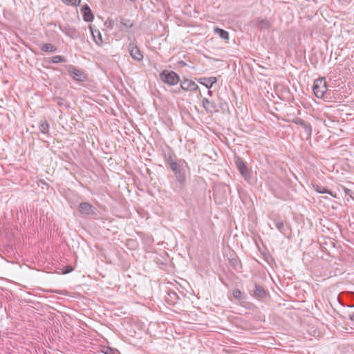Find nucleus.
I'll return each instance as SVG.
<instances>
[{
  "label": "nucleus",
  "instance_id": "nucleus-1",
  "mask_svg": "<svg viewBox=\"0 0 354 354\" xmlns=\"http://www.w3.org/2000/svg\"><path fill=\"white\" fill-rule=\"evenodd\" d=\"M170 169L174 173L177 182L181 187H183L186 182V169H189L187 162L184 159H179L178 160V163L173 164Z\"/></svg>",
  "mask_w": 354,
  "mask_h": 354
},
{
  "label": "nucleus",
  "instance_id": "nucleus-2",
  "mask_svg": "<svg viewBox=\"0 0 354 354\" xmlns=\"http://www.w3.org/2000/svg\"><path fill=\"white\" fill-rule=\"evenodd\" d=\"M159 77L162 82L169 86L176 85L180 81L179 75L173 71L163 70Z\"/></svg>",
  "mask_w": 354,
  "mask_h": 354
},
{
  "label": "nucleus",
  "instance_id": "nucleus-3",
  "mask_svg": "<svg viewBox=\"0 0 354 354\" xmlns=\"http://www.w3.org/2000/svg\"><path fill=\"white\" fill-rule=\"evenodd\" d=\"M328 88L324 78H319L315 80L313 91L317 98H322Z\"/></svg>",
  "mask_w": 354,
  "mask_h": 354
},
{
  "label": "nucleus",
  "instance_id": "nucleus-4",
  "mask_svg": "<svg viewBox=\"0 0 354 354\" xmlns=\"http://www.w3.org/2000/svg\"><path fill=\"white\" fill-rule=\"evenodd\" d=\"M235 164L244 180L249 181L251 178L252 171L246 166L242 158L240 157H236Z\"/></svg>",
  "mask_w": 354,
  "mask_h": 354
},
{
  "label": "nucleus",
  "instance_id": "nucleus-5",
  "mask_svg": "<svg viewBox=\"0 0 354 354\" xmlns=\"http://www.w3.org/2000/svg\"><path fill=\"white\" fill-rule=\"evenodd\" d=\"M69 75L75 81L84 82L86 80V75L81 70L78 69L73 65L66 66Z\"/></svg>",
  "mask_w": 354,
  "mask_h": 354
},
{
  "label": "nucleus",
  "instance_id": "nucleus-6",
  "mask_svg": "<svg viewBox=\"0 0 354 354\" xmlns=\"http://www.w3.org/2000/svg\"><path fill=\"white\" fill-rule=\"evenodd\" d=\"M180 88H178L176 91L177 93H178L180 89L184 91H196L199 90L198 86L192 80L183 78V80H180Z\"/></svg>",
  "mask_w": 354,
  "mask_h": 354
},
{
  "label": "nucleus",
  "instance_id": "nucleus-7",
  "mask_svg": "<svg viewBox=\"0 0 354 354\" xmlns=\"http://www.w3.org/2000/svg\"><path fill=\"white\" fill-rule=\"evenodd\" d=\"M79 212L85 216H95L96 209L88 202L80 203L78 205Z\"/></svg>",
  "mask_w": 354,
  "mask_h": 354
},
{
  "label": "nucleus",
  "instance_id": "nucleus-8",
  "mask_svg": "<svg viewBox=\"0 0 354 354\" xmlns=\"http://www.w3.org/2000/svg\"><path fill=\"white\" fill-rule=\"evenodd\" d=\"M128 50L131 57L135 61L140 62L142 60L143 55L135 42L132 41L129 44Z\"/></svg>",
  "mask_w": 354,
  "mask_h": 354
},
{
  "label": "nucleus",
  "instance_id": "nucleus-9",
  "mask_svg": "<svg viewBox=\"0 0 354 354\" xmlns=\"http://www.w3.org/2000/svg\"><path fill=\"white\" fill-rule=\"evenodd\" d=\"M59 28L63 33L71 39H74L80 37V32L75 27L71 26L70 25H59Z\"/></svg>",
  "mask_w": 354,
  "mask_h": 354
},
{
  "label": "nucleus",
  "instance_id": "nucleus-10",
  "mask_svg": "<svg viewBox=\"0 0 354 354\" xmlns=\"http://www.w3.org/2000/svg\"><path fill=\"white\" fill-rule=\"evenodd\" d=\"M340 295L344 297L348 302V304H344L340 299V296L337 297L339 303L344 306H346L348 308H353L354 307V292L346 291L342 292Z\"/></svg>",
  "mask_w": 354,
  "mask_h": 354
},
{
  "label": "nucleus",
  "instance_id": "nucleus-11",
  "mask_svg": "<svg viewBox=\"0 0 354 354\" xmlns=\"http://www.w3.org/2000/svg\"><path fill=\"white\" fill-rule=\"evenodd\" d=\"M251 24L260 30H267L271 26L269 20L261 17H257L251 21Z\"/></svg>",
  "mask_w": 354,
  "mask_h": 354
},
{
  "label": "nucleus",
  "instance_id": "nucleus-12",
  "mask_svg": "<svg viewBox=\"0 0 354 354\" xmlns=\"http://www.w3.org/2000/svg\"><path fill=\"white\" fill-rule=\"evenodd\" d=\"M203 106L208 113H213L218 111V106L214 102L203 98L202 100Z\"/></svg>",
  "mask_w": 354,
  "mask_h": 354
},
{
  "label": "nucleus",
  "instance_id": "nucleus-13",
  "mask_svg": "<svg viewBox=\"0 0 354 354\" xmlns=\"http://www.w3.org/2000/svg\"><path fill=\"white\" fill-rule=\"evenodd\" d=\"M81 12L82 14L83 19L86 22H91L94 19V15L90 7L85 4L82 7Z\"/></svg>",
  "mask_w": 354,
  "mask_h": 354
},
{
  "label": "nucleus",
  "instance_id": "nucleus-14",
  "mask_svg": "<svg viewBox=\"0 0 354 354\" xmlns=\"http://www.w3.org/2000/svg\"><path fill=\"white\" fill-rule=\"evenodd\" d=\"M253 297L257 299H261L267 296V292L264 288L257 283L254 284Z\"/></svg>",
  "mask_w": 354,
  "mask_h": 354
},
{
  "label": "nucleus",
  "instance_id": "nucleus-15",
  "mask_svg": "<svg viewBox=\"0 0 354 354\" xmlns=\"http://www.w3.org/2000/svg\"><path fill=\"white\" fill-rule=\"evenodd\" d=\"M197 81L198 83L209 89L212 87L213 84L217 82V78L216 77H201L197 79Z\"/></svg>",
  "mask_w": 354,
  "mask_h": 354
},
{
  "label": "nucleus",
  "instance_id": "nucleus-16",
  "mask_svg": "<svg viewBox=\"0 0 354 354\" xmlns=\"http://www.w3.org/2000/svg\"><path fill=\"white\" fill-rule=\"evenodd\" d=\"M313 187L318 193H320V194H330V196H333L335 198L336 197V195L333 194V192H331L330 190L328 189L327 188H326L325 187H324V186H322L321 185H319V184H317V183H313Z\"/></svg>",
  "mask_w": 354,
  "mask_h": 354
},
{
  "label": "nucleus",
  "instance_id": "nucleus-17",
  "mask_svg": "<svg viewBox=\"0 0 354 354\" xmlns=\"http://www.w3.org/2000/svg\"><path fill=\"white\" fill-rule=\"evenodd\" d=\"M274 224L275 227H277V229L280 232H281L284 235L286 234L287 227L285 226L283 221L281 218H275L274 220Z\"/></svg>",
  "mask_w": 354,
  "mask_h": 354
},
{
  "label": "nucleus",
  "instance_id": "nucleus-18",
  "mask_svg": "<svg viewBox=\"0 0 354 354\" xmlns=\"http://www.w3.org/2000/svg\"><path fill=\"white\" fill-rule=\"evenodd\" d=\"M173 155L174 153L169 149V151L167 153H164V158L166 162V163L169 166V167H171L173 164H177L178 161H174L173 160Z\"/></svg>",
  "mask_w": 354,
  "mask_h": 354
},
{
  "label": "nucleus",
  "instance_id": "nucleus-19",
  "mask_svg": "<svg viewBox=\"0 0 354 354\" xmlns=\"http://www.w3.org/2000/svg\"><path fill=\"white\" fill-rule=\"evenodd\" d=\"M40 49L44 52L54 53L57 50V48L55 46H54L52 44L46 43V44H42L40 46Z\"/></svg>",
  "mask_w": 354,
  "mask_h": 354
},
{
  "label": "nucleus",
  "instance_id": "nucleus-20",
  "mask_svg": "<svg viewBox=\"0 0 354 354\" xmlns=\"http://www.w3.org/2000/svg\"><path fill=\"white\" fill-rule=\"evenodd\" d=\"M233 297L239 301L246 299V295L243 293L239 289L235 288L232 291Z\"/></svg>",
  "mask_w": 354,
  "mask_h": 354
},
{
  "label": "nucleus",
  "instance_id": "nucleus-21",
  "mask_svg": "<svg viewBox=\"0 0 354 354\" xmlns=\"http://www.w3.org/2000/svg\"><path fill=\"white\" fill-rule=\"evenodd\" d=\"M89 28H90L91 34L94 38V40L95 41V43L97 44L102 43V35H101L100 32L97 30H93V27L91 26H89Z\"/></svg>",
  "mask_w": 354,
  "mask_h": 354
},
{
  "label": "nucleus",
  "instance_id": "nucleus-22",
  "mask_svg": "<svg viewBox=\"0 0 354 354\" xmlns=\"http://www.w3.org/2000/svg\"><path fill=\"white\" fill-rule=\"evenodd\" d=\"M214 32L216 33L221 38L223 39H229V33L224 29L216 27L214 28Z\"/></svg>",
  "mask_w": 354,
  "mask_h": 354
},
{
  "label": "nucleus",
  "instance_id": "nucleus-23",
  "mask_svg": "<svg viewBox=\"0 0 354 354\" xmlns=\"http://www.w3.org/2000/svg\"><path fill=\"white\" fill-rule=\"evenodd\" d=\"M49 128H50L49 124L46 120L41 121L39 126V129L40 131L44 134L48 133Z\"/></svg>",
  "mask_w": 354,
  "mask_h": 354
},
{
  "label": "nucleus",
  "instance_id": "nucleus-24",
  "mask_svg": "<svg viewBox=\"0 0 354 354\" xmlns=\"http://www.w3.org/2000/svg\"><path fill=\"white\" fill-rule=\"evenodd\" d=\"M66 59L62 55H55L50 58L49 63L57 64L60 62H66Z\"/></svg>",
  "mask_w": 354,
  "mask_h": 354
},
{
  "label": "nucleus",
  "instance_id": "nucleus-25",
  "mask_svg": "<svg viewBox=\"0 0 354 354\" xmlns=\"http://www.w3.org/2000/svg\"><path fill=\"white\" fill-rule=\"evenodd\" d=\"M120 22L125 29H129L133 26V22L129 19L120 18Z\"/></svg>",
  "mask_w": 354,
  "mask_h": 354
},
{
  "label": "nucleus",
  "instance_id": "nucleus-26",
  "mask_svg": "<svg viewBox=\"0 0 354 354\" xmlns=\"http://www.w3.org/2000/svg\"><path fill=\"white\" fill-rule=\"evenodd\" d=\"M64 4L66 6H79L81 2V0H61Z\"/></svg>",
  "mask_w": 354,
  "mask_h": 354
},
{
  "label": "nucleus",
  "instance_id": "nucleus-27",
  "mask_svg": "<svg viewBox=\"0 0 354 354\" xmlns=\"http://www.w3.org/2000/svg\"><path fill=\"white\" fill-rule=\"evenodd\" d=\"M302 127L304 129V131L306 134L307 138H310L312 134V127L309 123H307L306 122L304 123V124L302 126Z\"/></svg>",
  "mask_w": 354,
  "mask_h": 354
},
{
  "label": "nucleus",
  "instance_id": "nucleus-28",
  "mask_svg": "<svg viewBox=\"0 0 354 354\" xmlns=\"http://www.w3.org/2000/svg\"><path fill=\"white\" fill-rule=\"evenodd\" d=\"M102 352L104 353V354H116V352H117V350L116 349H113V348H111L110 347H105Z\"/></svg>",
  "mask_w": 354,
  "mask_h": 354
},
{
  "label": "nucleus",
  "instance_id": "nucleus-29",
  "mask_svg": "<svg viewBox=\"0 0 354 354\" xmlns=\"http://www.w3.org/2000/svg\"><path fill=\"white\" fill-rule=\"evenodd\" d=\"M292 122L302 127L306 121H304L302 118L297 117L293 119Z\"/></svg>",
  "mask_w": 354,
  "mask_h": 354
},
{
  "label": "nucleus",
  "instance_id": "nucleus-30",
  "mask_svg": "<svg viewBox=\"0 0 354 354\" xmlns=\"http://www.w3.org/2000/svg\"><path fill=\"white\" fill-rule=\"evenodd\" d=\"M74 270L73 267L71 266H66L63 268L62 273L63 274H68Z\"/></svg>",
  "mask_w": 354,
  "mask_h": 354
},
{
  "label": "nucleus",
  "instance_id": "nucleus-31",
  "mask_svg": "<svg viewBox=\"0 0 354 354\" xmlns=\"http://www.w3.org/2000/svg\"><path fill=\"white\" fill-rule=\"evenodd\" d=\"M55 101L56 102L58 106H63L64 105V100L63 98H61V97H57L55 100Z\"/></svg>",
  "mask_w": 354,
  "mask_h": 354
},
{
  "label": "nucleus",
  "instance_id": "nucleus-32",
  "mask_svg": "<svg viewBox=\"0 0 354 354\" xmlns=\"http://www.w3.org/2000/svg\"><path fill=\"white\" fill-rule=\"evenodd\" d=\"M153 239L150 236H148L145 239V243L147 244L151 245V243H153Z\"/></svg>",
  "mask_w": 354,
  "mask_h": 354
},
{
  "label": "nucleus",
  "instance_id": "nucleus-33",
  "mask_svg": "<svg viewBox=\"0 0 354 354\" xmlns=\"http://www.w3.org/2000/svg\"><path fill=\"white\" fill-rule=\"evenodd\" d=\"M225 106H227V104L225 102H224V103L220 102L219 103V106L221 109H224Z\"/></svg>",
  "mask_w": 354,
  "mask_h": 354
},
{
  "label": "nucleus",
  "instance_id": "nucleus-34",
  "mask_svg": "<svg viewBox=\"0 0 354 354\" xmlns=\"http://www.w3.org/2000/svg\"><path fill=\"white\" fill-rule=\"evenodd\" d=\"M349 319L351 321L354 322V313L349 315Z\"/></svg>",
  "mask_w": 354,
  "mask_h": 354
},
{
  "label": "nucleus",
  "instance_id": "nucleus-35",
  "mask_svg": "<svg viewBox=\"0 0 354 354\" xmlns=\"http://www.w3.org/2000/svg\"><path fill=\"white\" fill-rule=\"evenodd\" d=\"M344 191H345V193L346 194H348V195H349L351 194V189H346V188L344 189Z\"/></svg>",
  "mask_w": 354,
  "mask_h": 354
},
{
  "label": "nucleus",
  "instance_id": "nucleus-36",
  "mask_svg": "<svg viewBox=\"0 0 354 354\" xmlns=\"http://www.w3.org/2000/svg\"><path fill=\"white\" fill-rule=\"evenodd\" d=\"M207 94H208V95H209V96H212V94H213L212 91H211V90H209H209H208V91H207Z\"/></svg>",
  "mask_w": 354,
  "mask_h": 354
},
{
  "label": "nucleus",
  "instance_id": "nucleus-37",
  "mask_svg": "<svg viewBox=\"0 0 354 354\" xmlns=\"http://www.w3.org/2000/svg\"><path fill=\"white\" fill-rule=\"evenodd\" d=\"M231 262L232 263L233 262V263H235V262H236V259L231 260Z\"/></svg>",
  "mask_w": 354,
  "mask_h": 354
},
{
  "label": "nucleus",
  "instance_id": "nucleus-38",
  "mask_svg": "<svg viewBox=\"0 0 354 354\" xmlns=\"http://www.w3.org/2000/svg\"><path fill=\"white\" fill-rule=\"evenodd\" d=\"M231 262L232 263L233 262V263H235V262H236V259L231 260Z\"/></svg>",
  "mask_w": 354,
  "mask_h": 354
},
{
  "label": "nucleus",
  "instance_id": "nucleus-39",
  "mask_svg": "<svg viewBox=\"0 0 354 354\" xmlns=\"http://www.w3.org/2000/svg\"><path fill=\"white\" fill-rule=\"evenodd\" d=\"M231 262L232 263L233 262V263H235V262H236V259L231 260Z\"/></svg>",
  "mask_w": 354,
  "mask_h": 354
}]
</instances>
